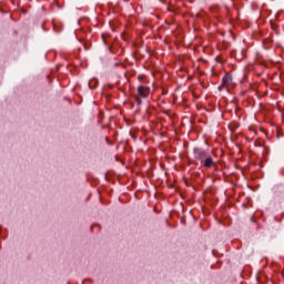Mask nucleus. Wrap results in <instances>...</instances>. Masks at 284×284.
<instances>
[{"mask_svg": "<svg viewBox=\"0 0 284 284\" xmlns=\"http://www.w3.org/2000/svg\"><path fill=\"white\" fill-rule=\"evenodd\" d=\"M222 83L223 85H225L226 88L232 83V75L226 74L223 79H222Z\"/></svg>", "mask_w": 284, "mask_h": 284, "instance_id": "obj_2", "label": "nucleus"}, {"mask_svg": "<svg viewBox=\"0 0 284 284\" xmlns=\"http://www.w3.org/2000/svg\"><path fill=\"white\" fill-rule=\"evenodd\" d=\"M204 165H205L206 168H212V165H214V160H212V158H206V159L204 160Z\"/></svg>", "mask_w": 284, "mask_h": 284, "instance_id": "obj_3", "label": "nucleus"}, {"mask_svg": "<svg viewBox=\"0 0 284 284\" xmlns=\"http://www.w3.org/2000/svg\"><path fill=\"white\" fill-rule=\"evenodd\" d=\"M138 92L140 97H148L150 94V89L146 87H139Z\"/></svg>", "mask_w": 284, "mask_h": 284, "instance_id": "obj_1", "label": "nucleus"}]
</instances>
